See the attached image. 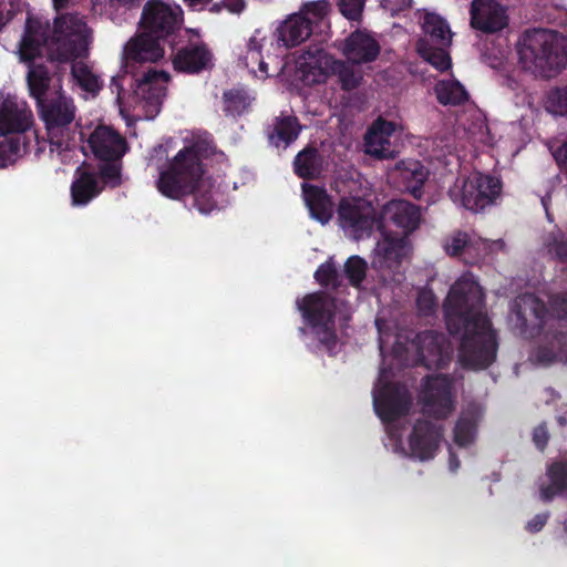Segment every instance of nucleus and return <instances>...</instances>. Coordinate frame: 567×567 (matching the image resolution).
I'll list each match as a JSON object with an SVG mask.
<instances>
[{
    "label": "nucleus",
    "instance_id": "nucleus-1",
    "mask_svg": "<svg viewBox=\"0 0 567 567\" xmlns=\"http://www.w3.org/2000/svg\"><path fill=\"white\" fill-rule=\"evenodd\" d=\"M443 312L449 333L458 338L464 368L487 369L497 355L496 333L485 312V295L472 275L465 274L451 287Z\"/></svg>",
    "mask_w": 567,
    "mask_h": 567
},
{
    "label": "nucleus",
    "instance_id": "nucleus-2",
    "mask_svg": "<svg viewBox=\"0 0 567 567\" xmlns=\"http://www.w3.org/2000/svg\"><path fill=\"white\" fill-rule=\"evenodd\" d=\"M86 23L78 14L66 13L54 19L49 43L50 62L71 63V74L79 86L89 93H97L101 81L83 62H74L87 50Z\"/></svg>",
    "mask_w": 567,
    "mask_h": 567
},
{
    "label": "nucleus",
    "instance_id": "nucleus-3",
    "mask_svg": "<svg viewBox=\"0 0 567 567\" xmlns=\"http://www.w3.org/2000/svg\"><path fill=\"white\" fill-rule=\"evenodd\" d=\"M517 53L522 68L542 78L555 76L567 62L557 34L546 29L525 31L518 42Z\"/></svg>",
    "mask_w": 567,
    "mask_h": 567
},
{
    "label": "nucleus",
    "instance_id": "nucleus-4",
    "mask_svg": "<svg viewBox=\"0 0 567 567\" xmlns=\"http://www.w3.org/2000/svg\"><path fill=\"white\" fill-rule=\"evenodd\" d=\"M48 40V23L44 24L41 19L29 14L19 43V56L28 64L27 84L30 96L35 100L37 105L52 95L50 94L51 71L47 64L34 61L41 55Z\"/></svg>",
    "mask_w": 567,
    "mask_h": 567
},
{
    "label": "nucleus",
    "instance_id": "nucleus-5",
    "mask_svg": "<svg viewBox=\"0 0 567 567\" xmlns=\"http://www.w3.org/2000/svg\"><path fill=\"white\" fill-rule=\"evenodd\" d=\"M203 174L199 146L190 145L181 150L168 167L159 173L156 186L163 196L179 200L195 192Z\"/></svg>",
    "mask_w": 567,
    "mask_h": 567
},
{
    "label": "nucleus",
    "instance_id": "nucleus-6",
    "mask_svg": "<svg viewBox=\"0 0 567 567\" xmlns=\"http://www.w3.org/2000/svg\"><path fill=\"white\" fill-rule=\"evenodd\" d=\"M37 107L39 116L44 123L51 151L53 147L59 152L69 150L74 134L71 126L76 114L73 99L59 89Z\"/></svg>",
    "mask_w": 567,
    "mask_h": 567
},
{
    "label": "nucleus",
    "instance_id": "nucleus-7",
    "mask_svg": "<svg viewBox=\"0 0 567 567\" xmlns=\"http://www.w3.org/2000/svg\"><path fill=\"white\" fill-rule=\"evenodd\" d=\"M305 322L310 327L318 341L328 350L336 348L337 300L324 291L307 293L297 300Z\"/></svg>",
    "mask_w": 567,
    "mask_h": 567
},
{
    "label": "nucleus",
    "instance_id": "nucleus-8",
    "mask_svg": "<svg viewBox=\"0 0 567 567\" xmlns=\"http://www.w3.org/2000/svg\"><path fill=\"white\" fill-rule=\"evenodd\" d=\"M337 213L340 227L355 239L370 236L374 228L378 229L379 214L365 198L343 197Z\"/></svg>",
    "mask_w": 567,
    "mask_h": 567
},
{
    "label": "nucleus",
    "instance_id": "nucleus-9",
    "mask_svg": "<svg viewBox=\"0 0 567 567\" xmlns=\"http://www.w3.org/2000/svg\"><path fill=\"white\" fill-rule=\"evenodd\" d=\"M502 182L491 175L476 173L463 181L462 187L451 192L454 202L460 200L461 205L472 212L483 210L486 206L493 205L501 196Z\"/></svg>",
    "mask_w": 567,
    "mask_h": 567
},
{
    "label": "nucleus",
    "instance_id": "nucleus-10",
    "mask_svg": "<svg viewBox=\"0 0 567 567\" xmlns=\"http://www.w3.org/2000/svg\"><path fill=\"white\" fill-rule=\"evenodd\" d=\"M159 38L143 30L132 38L124 47L123 69L126 74L138 75L141 71L153 68L164 58V48Z\"/></svg>",
    "mask_w": 567,
    "mask_h": 567
},
{
    "label": "nucleus",
    "instance_id": "nucleus-11",
    "mask_svg": "<svg viewBox=\"0 0 567 567\" xmlns=\"http://www.w3.org/2000/svg\"><path fill=\"white\" fill-rule=\"evenodd\" d=\"M183 10L162 0H148L143 8L140 25L146 32L166 39L181 29Z\"/></svg>",
    "mask_w": 567,
    "mask_h": 567
},
{
    "label": "nucleus",
    "instance_id": "nucleus-12",
    "mask_svg": "<svg viewBox=\"0 0 567 567\" xmlns=\"http://www.w3.org/2000/svg\"><path fill=\"white\" fill-rule=\"evenodd\" d=\"M420 221L421 210L416 205L403 199H393L382 207L378 230L391 231L409 239V236L419 228Z\"/></svg>",
    "mask_w": 567,
    "mask_h": 567
},
{
    "label": "nucleus",
    "instance_id": "nucleus-13",
    "mask_svg": "<svg viewBox=\"0 0 567 567\" xmlns=\"http://www.w3.org/2000/svg\"><path fill=\"white\" fill-rule=\"evenodd\" d=\"M453 380L445 374L427 375L422 383L421 399L424 413L445 419L454 410Z\"/></svg>",
    "mask_w": 567,
    "mask_h": 567
},
{
    "label": "nucleus",
    "instance_id": "nucleus-14",
    "mask_svg": "<svg viewBox=\"0 0 567 567\" xmlns=\"http://www.w3.org/2000/svg\"><path fill=\"white\" fill-rule=\"evenodd\" d=\"M412 346L417 354L416 363L426 369H444L452 359L450 344L442 332L421 331L415 334Z\"/></svg>",
    "mask_w": 567,
    "mask_h": 567
},
{
    "label": "nucleus",
    "instance_id": "nucleus-15",
    "mask_svg": "<svg viewBox=\"0 0 567 567\" xmlns=\"http://www.w3.org/2000/svg\"><path fill=\"white\" fill-rule=\"evenodd\" d=\"M135 81V93L144 101V109L150 117L157 115L166 96V83L169 74L165 71H157L148 68L141 71V74L133 75Z\"/></svg>",
    "mask_w": 567,
    "mask_h": 567
},
{
    "label": "nucleus",
    "instance_id": "nucleus-16",
    "mask_svg": "<svg viewBox=\"0 0 567 567\" xmlns=\"http://www.w3.org/2000/svg\"><path fill=\"white\" fill-rule=\"evenodd\" d=\"M507 8L498 0H472L470 25L484 34H494L508 25Z\"/></svg>",
    "mask_w": 567,
    "mask_h": 567
},
{
    "label": "nucleus",
    "instance_id": "nucleus-17",
    "mask_svg": "<svg viewBox=\"0 0 567 567\" xmlns=\"http://www.w3.org/2000/svg\"><path fill=\"white\" fill-rule=\"evenodd\" d=\"M409 391L399 383L384 384L373 396L374 410L384 423L406 415L411 408Z\"/></svg>",
    "mask_w": 567,
    "mask_h": 567
},
{
    "label": "nucleus",
    "instance_id": "nucleus-18",
    "mask_svg": "<svg viewBox=\"0 0 567 567\" xmlns=\"http://www.w3.org/2000/svg\"><path fill=\"white\" fill-rule=\"evenodd\" d=\"M380 234L382 238L375 247L373 268L394 275L399 272L402 261L411 251L410 239L394 235L391 231H380Z\"/></svg>",
    "mask_w": 567,
    "mask_h": 567
},
{
    "label": "nucleus",
    "instance_id": "nucleus-19",
    "mask_svg": "<svg viewBox=\"0 0 567 567\" xmlns=\"http://www.w3.org/2000/svg\"><path fill=\"white\" fill-rule=\"evenodd\" d=\"M33 125V114L27 102L16 95L0 93V136L25 134Z\"/></svg>",
    "mask_w": 567,
    "mask_h": 567
},
{
    "label": "nucleus",
    "instance_id": "nucleus-20",
    "mask_svg": "<svg viewBox=\"0 0 567 567\" xmlns=\"http://www.w3.org/2000/svg\"><path fill=\"white\" fill-rule=\"evenodd\" d=\"M172 64L176 72L199 74L214 66L213 53L203 41L188 42L174 49Z\"/></svg>",
    "mask_w": 567,
    "mask_h": 567
},
{
    "label": "nucleus",
    "instance_id": "nucleus-21",
    "mask_svg": "<svg viewBox=\"0 0 567 567\" xmlns=\"http://www.w3.org/2000/svg\"><path fill=\"white\" fill-rule=\"evenodd\" d=\"M87 143L99 161L123 159V156L130 150L125 136L107 125L96 126Z\"/></svg>",
    "mask_w": 567,
    "mask_h": 567
},
{
    "label": "nucleus",
    "instance_id": "nucleus-22",
    "mask_svg": "<svg viewBox=\"0 0 567 567\" xmlns=\"http://www.w3.org/2000/svg\"><path fill=\"white\" fill-rule=\"evenodd\" d=\"M443 437V427L432 421L417 420L409 436L411 454L420 461L435 456Z\"/></svg>",
    "mask_w": 567,
    "mask_h": 567
},
{
    "label": "nucleus",
    "instance_id": "nucleus-23",
    "mask_svg": "<svg viewBox=\"0 0 567 567\" xmlns=\"http://www.w3.org/2000/svg\"><path fill=\"white\" fill-rule=\"evenodd\" d=\"M380 44L367 30H355L344 40L342 53L352 64L370 63L380 54Z\"/></svg>",
    "mask_w": 567,
    "mask_h": 567
},
{
    "label": "nucleus",
    "instance_id": "nucleus-24",
    "mask_svg": "<svg viewBox=\"0 0 567 567\" xmlns=\"http://www.w3.org/2000/svg\"><path fill=\"white\" fill-rule=\"evenodd\" d=\"M393 124L377 120L364 135L365 153L379 159H393L396 152L390 142Z\"/></svg>",
    "mask_w": 567,
    "mask_h": 567
},
{
    "label": "nucleus",
    "instance_id": "nucleus-25",
    "mask_svg": "<svg viewBox=\"0 0 567 567\" xmlns=\"http://www.w3.org/2000/svg\"><path fill=\"white\" fill-rule=\"evenodd\" d=\"M313 32L311 21L305 14L289 16L276 30L277 42L285 48H293L306 41Z\"/></svg>",
    "mask_w": 567,
    "mask_h": 567
},
{
    "label": "nucleus",
    "instance_id": "nucleus-26",
    "mask_svg": "<svg viewBox=\"0 0 567 567\" xmlns=\"http://www.w3.org/2000/svg\"><path fill=\"white\" fill-rule=\"evenodd\" d=\"M103 190L97 176L83 166L76 168L74 179L71 184V199L74 206H85L97 197Z\"/></svg>",
    "mask_w": 567,
    "mask_h": 567
},
{
    "label": "nucleus",
    "instance_id": "nucleus-27",
    "mask_svg": "<svg viewBox=\"0 0 567 567\" xmlns=\"http://www.w3.org/2000/svg\"><path fill=\"white\" fill-rule=\"evenodd\" d=\"M302 126L295 115L281 113L268 126L267 136L271 145L285 148L293 143L301 133Z\"/></svg>",
    "mask_w": 567,
    "mask_h": 567
},
{
    "label": "nucleus",
    "instance_id": "nucleus-28",
    "mask_svg": "<svg viewBox=\"0 0 567 567\" xmlns=\"http://www.w3.org/2000/svg\"><path fill=\"white\" fill-rule=\"evenodd\" d=\"M302 193L310 216L323 225L329 223L332 218L333 204L327 190L323 187L303 183Z\"/></svg>",
    "mask_w": 567,
    "mask_h": 567
},
{
    "label": "nucleus",
    "instance_id": "nucleus-29",
    "mask_svg": "<svg viewBox=\"0 0 567 567\" xmlns=\"http://www.w3.org/2000/svg\"><path fill=\"white\" fill-rule=\"evenodd\" d=\"M547 484L539 486V498L544 503L551 502L556 496L567 497V460L555 461L546 468Z\"/></svg>",
    "mask_w": 567,
    "mask_h": 567
},
{
    "label": "nucleus",
    "instance_id": "nucleus-30",
    "mask_svg": "<svg viewBox=\"0 0 567 567\" xmlns=\"http://www.w3.org/2000/svg\"><path fill=\"white\" fill-rule=\"evenodd\" d=\"M323 158L316 146L308 145L293 159V172L302 179H315L321 175Z\"/></svg>",
    "mask_w": 567,
    "mask_h": 567
},
{
    "label": "nucleus",
    "instance_id": "nucleus-31",
    "mask_svg": "<svg viewBox=\"0 0 567 567\" xmlns=\"http://www.w3.org/2000/svg\"><path fill=\"white\" fill-rule=\"evenodd\" d=\"M422 29L433 45L450 47L452 43V31L447 21L437 13L426 12L423 17Z\"/></svg>",
    "mask_w": 567,
    "mask_h": 567
},
{
    "label": "nucleus",
    "instance_id": "nucleus-32",
    "mask_svg": "<svg viewBox=\"0 0 567 567\" xmlns=\"http://www.w3.org/2000/svg\"><path fill=\"white\" fill-rule=\"evenodd\" d=\"M446 48L433 45L429 39H419L416 41V52L419 55L440 72H445L452 66V60Z\"/></svg>",
    "mask_w": 567,
    "mask_h": 567
},
{
    "label": "nucleus",
    "instance_id": "nucleus-33",
    "mask_svg": "<svg viewBox=\"0 0 567 567\" xmlns=\"http://www.w3.org/2000/svg\"><path fill=\"white\" fill-rule=\"evenodd\" d=\"M30 141L25 134L4 135L0 141V168L13 164L18 157L27 153Z\"/></svg>",
    "mask_w": 567,
    "mask_h": 567
},
{
    "label": "nucleus",
    "instance_id": "nucleus-34",
    "mask_svg": "<svg viewBox=\"0 0 567 567\" xmlns=\"http://www.w3.org/2000/svg\"><path fill=\"white\" fill-rule=\"evenodd\" d=\"M398 168L401 171V178L405 182V187L411 192L414 197L421 195L423 185L427 178V172L424 166L415 161L398 164Z\"/></svg>",
    "mask_w": 567,
    "mask_h": 567
},
{
    "label": "nucleus",
    "instance_id": "nucleus-35",
    "mask_svg": "<svg viewBox=\"0 0 567 567\" xmlns=\"http://www.w3.org/2000/svg\"><path fill=\"white\" fill-rule=\"evenodd\" d=\"M442 105H461L468 100V93L458 81H440L434 87Z\"/></svg>",
    "mask_w": 567,
    "mask_h": 567
},
{
    "label": "nucleus",
    "instance_id": "nucleus-36",
    "mask_svg": "<svg viewBox=\"0 0 567 567\" xmlns=\"http://www.w3.org/2000/svg\"><path fill=\"white\" fill-rule=\"evenodd\" d=\"M224 112L226 116H241L250 106V97L244 89H231L223 94Z\"/></svg>",
    "mask_w": 567,
    "mask_h": 567
},
{
    "label": "nucleus",
    "instance_id": "nucleus-37",
    "mask_svg": "<svg viewBox=\"0 0 567 567\" xmlns=\"http://www.w3.org/2000/svg\"><path fill=\"white\" fill-rule=\"evenodd\" d=\"M122 159L99 161L97 177L103 183V188H116L122 185Z\"/></svg>",
    "mask_w": 567,
    "mask_h": 567
},
{
    "label": "nucleus",
    "instance_id": "nucleus-38",
    "mask_svg": "<svg viewBox=\"0 0 567 567\" xmlns=\"http://www.w3.org/2000/svg\"><path fill=\"white\" fill-rule=\"evenodd\" d=\"M313 276L316 281L323 288L337 290L342 284V278L333 257H330L327 261L321 264Z\"/></svg>",
    "mask_w": 567,
    "mask_h": 567
},
{
    "label": "nucleus",
    "instance_id": "nucleus-39",
    "mask_svg": "<svg viewBox=\"0 0 567 567\" xmlns=\"http://www.w3.org/2000/svg\"><path fill=\"white\" fill-rule=\"evenodd\" d=\"M476 422L473 416L462 414L454 427V442L458 446H467L473 443L476 434Z\"/></svg>",
    "mask_w": 567,
    "mask_h": 567
},
{
    "label": "nucleus",
    "instance_id": "nucleus-40",
    "mask_svg": "<svg viewBox=\"0 0 567 567\" xmlns=\"http://www.w3.org/2000/svg\"><path fill=\"white\" fill-rule=\"evenodd\" d=\"M368 270L367 261L360 256L353 255L344 262V275L352 287H360L365 279Z\"/></svg>",
    "mask_w": 567,
    "mask_h": 567
},
{
    "label": "nucleus",
    "instance_id": "nucleus-41",
    "mask_svg": "<svg viewBox=\"0 0 567 567\" xmlns=\"http://www.w3.org/2000/svg\"><path fill=\"white\" fill-rule=\"evenodd\" d=\"M334 72L339 78L341 89L344 91H352L357 89L362 80V76L346 62H336Z\"/></svg>",
    "mask_w": 567,
    "mask_h": 567
},
{
    "label": "nucleus",
    "instance_id": "nucleus-42",
    "mask_svg": "<svg viewBox=\"0 0 567 567\" xmlns=\"http://www.w3.org/2000/svg\"><path fill=\"white\" fill-rule=\"evenodd\" d=\"M190 195L194 196V206L203 214H209L217 206L210 189L205 188L202 179L197 183L195 192L190 193Z\"/></svg>",
    "mask_w": 567,
    "mask_h": 567
},
{
    "label": "nucleus",
    "instance_id": "nucleus-43",
    "mask_svg": "<svg viewBox=\"0 0 567 567\" xmlns=\"http://www.w3.org/2000/svg\"><path fill=\"white\" fill-rule=\"evenodd\" d=\"M471 246L470 236L464 231H456L444 244L445 252L451 257L462 256Z\"/></svg>",
    "mask_w": 567,
    "mask_h": 567
},
{
    "label": "nucleus",
    "instance_id": "nucleus-44",
    "mask_svg": "<svg viewBox=\"0 0 567 567\" xmlns=\"http://www.w3.org/2000/svg\"><path fill=\"white\" fill-rule=\"evenodd\" d=\"M323 55L324 50L321 47L309 48L300 56L299 69L303 73L311 70H318L321 73L320 62Z\"/></svg>",
    "mask_w": 567,
    "mask_h": 567
},
{
    "label": "nucleus",
    "instance_id": "nucleus-45",
    "mask_svg": "<svg viewBox=\"0 0 567 567\" xmlns=\"http://www.w3.org/2000/svg\"><path fill=\"white\" fill-rule=\"evenodd\" d=\"M548 248L554 251L560 262H567V235L561 229L551 231L548 236Z\"/></svg>",
    "mask_w": 567,
    "mask_h": 567
},
{
    "label": "nucleus",
    "instance_id": "nucleus-46",
    "mask_svg": "<svg viewBox=\"0 0 567 567\" xmlns=\"http://www.w3.org/2000/svg\"><path fill=\"white\" fill-rule=\"evenodd\" d=\"M328 12V2L324 0L315 1L307 3L299 14H305L308 20L311 21V28L313 29L322 22L323 18Z\"/></svg>",
    "mask_w": 567,
    "mask_h": 567
},
{
    "label": "nucleus",
    "instance_id": "nucleus-47",
    "mask_svg": "<svg viewBox=\"0 0 567 567\" xmlns=\"http://www.w3.org/2000/svg\"><path fill=\"white\" fill-rule=\"evenodd\" d=\"M549 110L558 115L567 114V85L556 87L548 95Z\"/></svg>",
    "mask_w": 567,
    "mask_h": 567
},
{
    "label": "nucleus",
    "instance_id": "nucleus-48",
    "mask_svg": "<svg viewBox=\"0 0 567 567\" xmlns=\"http://www.w3.org/2000/svg\"><path fill=\"white\" fill-rule=\"evenodd\" d=\"M365 0H339V10L348 20L358 21L362 17Z\"/></svg>",
    "mask_w": 567,
    "mask_h": 567
},
{
    "label": "nucleus",
    "instance_id": "nucleus-49",
    "mask_svg": "<svg viewBox=\"0 0 567 567\" xmlns=\"http://www.w3.org/2000/svg\"><path fill=\"white\" fill-rule=\"evenodd\" d=\"M416 307L422 316H431L436 308V298L431 291L422 290L416 298Z\"/></svg>",
    "mask_w": 567,
    "mask_h": 567
},
{
    "label": "nucleus",
    "instance_id": "nucleus-50",
    "mask_svg": "<svg viewBox=\"0 0 567 567\" xmlns=\"http://www.w3.org/2000/svg\"><path fill=\"white\" fill-rule=\"evenodd\" d=\"M248 55L252 61L259 60V70L264 73L267 72V63H265L262 60H260V53H261V44L256 38H250L248 44Z\"/></svg>",
    "mask_w": 567,
    "mask_h": 567
},
{
    "label": "nucleus",
    "instance_id": "nucleus-51",
    "mask_svg": "<svg viewBox=\"0 0 567 567\" xmlns=\"http://www.w3.org/2000/svg\"><path fill=\"white\" fill-rule=\"evenodd\" d=\"M548 518H549L548 512L536 514L532 519H529L526 523L525 529L530 534H536L544 528Z\"/></svg>",
    "mask_w": 567,
    "mask_h": 567
},
{
    "label": "nucleus",
    "instance_id": "nucleus-52",
    "mask_svg": "<svg viewBox=\"0 0 567 567\" xmlns=\"http://www.w3.org/2000/svg\"><path fill=\"white\" fill-rule=\"evenodd\" d=\"M549 434L545 424L536 426L533 431V442L539 451H544L548 444Z\"/></svg>",
    "mask_w": 567,
    "mask_h": 567
},
{
    "label": "nucleus",
    "instance_id": "nucleus-53",
    "mask_svg": "<svg viewBox=\"0 0 567 567\" xmlns=\"http://www.w3.org/2000/svg\"><path fill=\"white\" fill-rule=\"evenodd\" d=\"M557 354L548 347L542 346L536 351V359L543 364H550L556 361Z\"/></svg>",
    "mask_w": 567,
    "mask_h": 567
},
{
    "label": "nucleus",
    "instance_id": "nucleus-54",
    "mask_svg": "<svg viewBox=\"0 0 567 567\" xmlns=\"http://www.w3.org/2000/svg\"><path fill=\"white\" fill-rule=\"evenodd\" d=\"M383 2L392 13H399L412 7V0H383Z\"/></svg>",
    "mask_w": 567,
    "mask_h": 567
},
{
    "label": "nucleus",
    "instance_id": "nucleus-55",
    "mask_svg": "<svg viewBox=\"0 0 567 567\" xmlns=\"http://www.w3.org/2000/svg\"><path fill=\"white\" fill-rule=\"evenodd\" d=\"M553 155L560 169L567 174V140L554 151Z\"/></svg>",
    "mask_w": 567,
    "mask_h": 567
},
{
    "label": "nucleus",
    "instance_id": "nucleus-56",
    "mask_svg": "<svg viewBox=\"0 0 567 567\" xmlns=\"http://www.w3.org/2000/svg\"><path fill=\"white\" fill-rule=\"evenodd\" d=\"M223 4L225 9L235 14L241 13L246 8L245 0H223Z\"/></svg>",
    "mask_w": 567,
    "mask_h": 567
},
{
    "label": "nucleus",
    "instance_id": "nucleus-57",
    "mask_svg": "<svg viewBox=\"0 0 567 567\" xmlns=\"http://www.w3.org/2000/svg\"><path fill=\"white\" fill-rule=\"evenodd\" d=\"M555 308L559 317L567 319V291L555 300Z\"/></svg>",
    "mask_w": 567,
    "mask_h": 567
},
{
    "label": "nucleus",
    "instance_id": "nucleus-58",
    "mask_svg": "<svg viewBox=\"0 0 567 567\" xmlns=\"http://www.w3.org/2000/svg\"><path fill=\"white\" fill-rule=\"evenodd\" d=\"M185 6L193 11H200L207 4L212 2V0H183Z\"/></svg>",
    "mask_w": 567,
    "mask_h": 567
},
{
    "label": "nucleus",
    "instance_id": "nucleus-59",
    "mask_svg": "<svg viewBox=\"0 0 567 567\" xmlns=\"http://www.w3.org/2000/svg\"><path fill=\"white\" fill-rule=\"evenodd\" d=\"M118 6L125 8H133L140 4V0H114Z\"/></svg>",
    "mask_w": 567,
    "mask_h": 567
},
{
    "label": "nucleus",
    "instance_id": "nucleus-60",
    "mask_svg": "<svg viewBox=\"0 0 567 567\" xmlns=\"http://www.w3.org/2000/svg\"><path fill=\"white\" fill-rule=\"evenodd\" d=\"M3 3H4V0H0V31L8 23V20H9L4 17L3 9H2Z\"/></svg>",
    "mask_w": 567,
    "mask_h": 567
},
{
    "label": "nucleus",
    "instance_id": "nucleus-61",
    "mask_svg": "<svg viewBox=\"0 0 567 567\" xmlns=\"http://www.w3.org/2000/svg\"><path fill=\"white\" fill-rule=\"evenodd\" d=\"M224 8H225V7H224L223 1H221V2H219V3H214V4L210 7L209 11H210V12H214V13H219Z\"/></svg>",
    "mask_w": 567,
    "mask_h": 567
},
{
    "label": "nucleus",
    "instance_id": "nucleus-62",
    "mask_svg": "<svg viewBox=\"0 0 567 567\" xmlns=\"http://www.w3.org/2000/svg\"><path fill=\"white\" fill-rule=\"evenodd\" d=\"M68 2H69V0H53L54 7L58 10L66 7Z\"/></svg>",
    "mask_w": 567,
    "mask_h": 567
},
{
    "label": "nucleus",
    "instance_id": "nucleus-63",
    "mask_svg": "<svg viewBox=\"0 0 567 567\" xmlns=\"http://www.w3.org/2000/svg\"><path fill=\"white\" fill-rule=\"evenodd\" d=\"M458 466H460V462L456 458L451 457V460H450V467H451V470L453 472H455Z\"/></svg>",
    "mask_w": 567,
    "mask_h": 567
},
{
    "label": "nucleus",
    "instance_id": "nucleus-64",
    "mask_svg": "<svg viewBox=\"0 0 567 567\" xmlns=\"http://www.w3.org/2000/svg\"><path fill=\"white\" fill-rule=\"evenodd\" d=\"M544 311H545V307H544V305H542V309L536 310V317L540 318L542 317L540 312H544Z\"/></svg>",
    "mask_w": 567,
    "mask_h": 567
}]
</instances>
